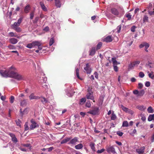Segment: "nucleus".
<instances>
[{
    "mask_svg": "<svg viewBox=\"0 0 154 154\" xmlns=\"http://www.w3.org/2000/svg\"><path fill=\"white\" fill-rule=\"evenodd\" d=\"M15 68L13 66L6 69H0V74L3 77L14 78L18 81L24 80V76L18 73L15 72Z\"/></svg>",
    "mask_w": 154,
    "mask_h": 154,
    "instance_id": "f257e3e1",
    "label": "nucleus"
},
{
    "mask_svg": "<svg viewBox=\"0 0 154 154\" xmlns=\"http://www.w3.org/2000/svg\"><path fill=\"white\" fill-rule=\"evenodd\" d=\"M110 12L113 15L119 17H121L125 13L124 9L121 7H119L118 9L115 8H112Z\"/></svg>",
    "mask_w": 154,
    "mask_h": 154,
    "instance_id": "f03ea898",
    "label": "nucleus"
},
{
    "mask_svg": "<svg viewBox=\"0 0 154 154\" xmlns=\"http://www.w3.org/2000/svg\"><path fill=\"white\" fill-rule=\"evenodd\" d=\"M42 43L39 41H35L32 42L26 45V47L29 48L31 49L32 48H35L38 47V50L39 51L41 50L42 47L41 46Z\"/></svg>",
    "mask_w": 154,
    "mask_h": 154,
    "instance_id": "7ed1b4c3",
    "label": "nucleus"
},
{
    "mask_svg": "<svg viewBox=\"0 0 154 154\" xmlns=\"http://www.w3.org/2000/svg\"><path fill=\"white\" fill-rule=\"evenodd\" d=\"M40 79H40V81L39 82L41 83V84H42V87L45 89V95L46 97H47L48 96V90H49L48 88V86L46 84L43 85V83H46V82L47 81V78L46 77H42V78L40 77Z\"/></svg>",
    "mask_w": 154,
    "mask_h": 154,
    "instance_id": "20e7f679",
    "label": "nucleus"
},
{
    "mask_svg": "<svg viewBox=\"0 0 154 154\" xmlns=\"http://www.w3.org/2000/svg\"><path fill=\"white\" fill-rule=\"evenodd\" d=\"M30 122L31 124L30 125V130H33L36 128L39 127V125L34 119H32L30 120Z\"/></svg>",
    "mask_w": 154,
    "mask_h": 154,
    "instance_id": "39448f33",
    "label": "nucleus"
},
{
    "mask_svg": "<svg viewBox=\"0 0 154 154\" xmlns=\"http://www.w3.org/2000/svg\"><path fill=\"white\" fill-rule=\"evenodd\" d=\"M88 93L86 95V97L88 99H91L94 100V97L93 95V92L91 91V89L89 88L88 89Z\"/></svg>",
    "mask_w": 154,
    "mask_h": 154,
    "instance_id": "423d86ee",
    "label": "nucleus"
},
{
    "mask_svg": "<svg viewBox=\"0 0 154 154\" xmlns=\"http://www.w3.org/2000/svg\"><path fill=\"white\" fill-rule=\"evenodd\" d=\"M92 69L91 68L90 65L87 63L86 66L84 68V72L88 74H90L91 72Z\"/></svg>",
    "mask_w": 154,
    "mask_h": 154,
    "instance_id": "0eeeda50",
    "label": "nucleus"
},
{
    "mask_svg": "<svg viewBox=\"0 0 154 154\" xmlns=\"http://www.w3.org/2000/svg\"><path fill=\"white\" fill-rule=\"evenodd\" d=\"M66 94L69 97H72L74 93L73 89L71 88L67 89L65 90Z\"/></svg>",
    "mask_w": 154,
    "mask_h": 154,
    "instance_id": "6e6552de",
    "label": "nucleus"
},
{
    "mask_svg": "<svg viewBox=\"0 0 154 154\" xmlns=\"http://www.w3.org/2000/svg\"><path fill=\"white\" fill-rule=\"evenodd\" d=\"M99 109L98 107H95L94 109L89 111L88 113L92 115L95 116L98 114Z\"/></svg>",
    "mask_w": 154,
    "mask_h": 154,
    "instance_id": "1a4fd4ad",
    "label": "nucleus"
},
{
    "mask_svg": "<svg viewBox=\"0 0 154 154\" xmlns=\"http://www.w3.org/2000/svg\"><path fill=\"white\" fill-rule=\"evenodd\" d=\"M78 141V138L77 137H75L73 138L70 140V142L68 143L69 144H71L73 145H75L76 144V142Z\"/></svg>",
    "mask_w": 154,
    "mask_h": 154,
    "instance_id": "9d476101",
    "label": "nucleus"
},
{
    "mask_svg": "<svg viewBox=\"0 0 154 154\" xmlns=\"http://www.w3.org/2000/svg\"><path fill=\"white\" fill-rule=\"evenodd\" d=\"M29 98L30 100L32 99L38 100L40 99V97L35 95L34 93H31L29 96Z\"/></svg>",
    "mask_w": 154,
    "mask_h": 154,
    "instance_id": "9b49d317",
    "label": "nucleus"
},
{
    "mask_svg": "<svg viewBox=\"0 0 154 154\" xmlns=\"http://www.w3.org/2000/svg\"><path fill=\"white\" fill-rule=\"evenodd\" d=\"M8 134L11 137L12 141L14 143H16L18 142L14 134L12 133H9Z\"/></svg>",
    "mask_w": 154,
    "mask_h": 154,
    "instance_id": "f8f14e48",
    "label": "nucleus"
},
{
    "mask_svg": "<svg viewBox=\"0 0 154 154\" xmlns=\"http://www.w3.org/2000/svg\"><path fill=\"white\" fill-rule=\"evenodd\" d=\"M48 97H47V98H46L45 97L42 96L40 97V98H42L41 99V102L43 103L44 104H45L46 103L49 102V100L48 99V98L49 97V96L48 95Z\"/></svg>",
    "mask_w": 154,
    "mask_h": 154,
    "instance_id": "ddd939ff",
    "label": "nucleus"
},
{
    "mask_svg": "<svg viewBox=\"0 0 154 154\" xmlns=\"http://www.w3.org/2000/svg\"><path fill=\"white\" fill-rule=\"evenodd\" d=\"M107 152L109 153L112 152L113 153H115L116 152L115 151V148L112 146L108 147L107 149Z\"/></svg>",
    "mask_w": 154,
    "mask_h": 154,
    "instance_id": "4468645a",
    "label": "nucleus"
},
{
    "mask_svg": "<svg viewBox=\"0 0 154 154\" xmlns=\"http://www.w3.org/2000/svg\"><path fill=\"white\" fill-rule=\"evenodd\" d=\"M145 149V147L142 146L140 148H139L137 149L136 150V151L139 154H142L143 153Z\"/></svg>",
    "mask_w": 154,
    "mask_h": 154,
    "instance_id": "2eb2a0df",
    "label": "nucleus"
},
{
    "mask_svg": "<svg viewBox=\"0 0 154 154\" xmlns=\"http://www.w3.org/2000/svg\"><path fill=\"white\" fill-rule=\"evenodd\" d=\"M96 50L95 47H92L89 51V55L91 56L94 55L95 54Z\"/></svg>",
    "mask_w": 154,
    "mask_h": 154,
    "instance_id": "dca6fc26",
    "label": "nucleus"
},
{
    "mask_svg": "<svg viewBox=\"0 0 154 154\" xmlns=\"http://www.w3.org/2000/svg\"><path fill=\"white\" fill-rule=\"evenodd\" d=\"M31 9L30 5H27L24 8V12L27 14L29 13Z\"/></svg>",
    "mask_w": 154,
    "mask_h": 154,
    "instance_id": "f3484780",
    "label": "nucleus"
},
{
    "mask_svg": "<svg viewBox=\"0 0 154 154\" xmlns=\"http://www.w3.org/2000/svg\"><path fill=\"white\" fill-rule=\"evenodd\" d=\"M40 5L42 9V10L45 11H47V9L46 8L45 5L44 3L42 2H40Z\"/></svg>",
    "mask_w": 154,
    "mask_h": 154,
    "instance_id": "a211bd4d",
    "label": "nucleus"
},
{
    "mask_svg": "<svg viewBox=\"0 0 154 154\" xmlns=\"http://www.w3.org/2000/svg\"><path fill=\"white\" fill-rule=\"evenodd\" d=\"M137 108L141 111H144L146 109V107L143 105H138Z\"/></svg>",
    "mask_w": 154,
    "mask_h": 154,
    "instance_id": "6ab92c4d",
    "label": "nucleus"
},
{
    "mask_svg": "<svg viewBox=\"0 0 154 154\" xmlns=\"http://www.w3.org/2000/svg\"><path fill=\"white\" fill-rule=\"evenodd\" d=\"M71 137H67L62 140L60 142L61 144H64L67 143L71 139Z\"/></svg>",
    "mask_w": 154,
    "mask_h": 154,
    "instance_id": "aec40b11",
    "label": "nucleus"
},
{
    "mask_svg": "<svg viewBox=\"0 0 154 154\" xmlns=\"http://www.w3.org/2000/svg\"><path fill=\"white\" fill-rule=\"evenodd\" d=\"M83 146V145L82 143H79L75 145V148L76 149H82Z\"/></svg>",
    "mask_w": 154,
    "mask_h": 154,
    "instance_id": "412c9836",
    "label": "nucleus"
},
{
    "mask_svg": "<svg viewBox=\"0 0 154 154\" xmlns=\"http://www.w3.org/2000/svg\"><path fill=\"white\" fill-rule=\"evenodd\" d=\"M153 120H154V114L149 115L148 118V120L149 121H151Z\"/></svg>",
    "mask_w": 154,
    "mask_h": 154,
    "instance_id": "4be33fe9",
    "label": "nucleus"
},
{
    "mask_svg": "<svg viewBox=\"0 0 154 154\" xmlns=\"http://www.w3.org/2000/svg\"><path fill=\"white\" fill-rule=\"evenodd\" d=\"M139 116L141 117V119L143 122H145L146 120V118L144 114L143 113H140Z\"/></svg>",
    "mask_w": 154,
    "mask_h": 154,
    "instance_id": "5701e85b",
    "label": "nucleus"
},
{
    "mask_svg": "<svg viewBox=\"0 0 154 154\" xmlns=\"http://www.w3.org/2000/svg\"><path fill=\"white\" fill-rule=\"evenodd\" d=\"M27 100L24 99L20 102V105L22 106H24L27 104Z\"/></svg>",
    "mask_w": 154,
    "mask_h": 154,
    "instance_id": "b1692460",
    "label": "nucleus"
},
{
    "mask_svg": "<svg viewBox=\"0 0 154 154\" xmlns=\"http://www.w3.org/2000/svg\"><path fill=\"white\" fill-rule=\"evenodd\" d=\"M76 75L78 79L81 80H82V79L81 78L79 75V69L78 68H75Z\"/></svg>",
    "mask_w": 154,
    "mask_h": 154,
    "instance_id": "393cba45",
    "label": "nucleus"
},
{
    "mask_svg": "<svg viewBox=\"0 0 154 154\" xmlns=\"http://www.w3.org/2000/svg\"><path fill=\"white\" fill-rule=\"evenodd\" d=\"M9 42L11 44H15L18 41L17 39H9Z\"/></svg>",
    "mask_w": 154,
    "mask_h": 154,
    "instance_id": "a878e982",
    "label": "nucleus"
},
{
    "mask_svg": "<svg viewBox=\"0 0 154 154\" xmlns=\"http://www.w3.org/2000/svg\"><path fill=\"white\" fill-rule=\"evenodd\" d=\"M56 6L58 8L61 6V3L59 0H55Z\"/></svg>",
    "mask_w": 154,
    "mask_h": 154,
    "instance_id": "bb28decb",
    "label": "nucleus"
},
{
    "mask_svg": "<svg viewBox=\"0 0 154 154\" xmlns=\"http://www.w3.org/2000/svg\"><path fill=\"white\" fill-rule=\"evenodd\" d=\"M116 119V116L114 113V112H112L111 116V119L112 120H114Z\"/></svg>",
    "mask_w": 154,
    "mask_h": 154,
    "instance_id": "cd10ccee",
    "label": "nucleus"
},
{
    "mask_svg": "<svg viewBox=\"0 0 154 154\" xmlns=\"http://www.w3.org/2000/svg\"><path fill=\"white\" fill-rule=\"evenodd\" d=\"M24 131H26L29 130H30V128H29L28 125V122H26L25 124L24 125Z\"/></svg>",
    "mask_w": 154,
    "mask_h": 154,
    "instance_id": "c85d7f7f",
    "label": "nucleus"
},
{
    "mask_svg": "<svg viewBox=\"0 0 154 154\" xmlns=\"http://www.w3.org/2000/svg\"><path fill=\"white\" fill-rule=\"evenodd\" d=\"M153 73L152 72H151L148 75L149 77L152 79H154V74H153Z\"/></svg>",
    "mask_w": 154,
    "mask_h": 154,
    "instance_id": "c756f323",
    "label": "nucleus"
},
{
    "mask_svg": "<svg viewBox=\"0 0 154 154\" xmlns=\"http://www.w3.org/2000/svg\"><path fill=\"white\" fill-rule=\"evenodd\" d=\"M112 61L113 62V66L117 65L118 64H120L119 63H118L116 59L113 58H112Z\"/></svg>",
    "mask_w": 154,
    "mask_h": 154,
    "instance_id": "7c9ffc66",
    "label": "nucleus"
},
{
    "mask_svg": "<svg viewBox=\"0 0 154 154\" xmlns=\"http://www.w3.org/2000/svg\"><path fill=\"white\" fill-rule=\"evenodd\" d=\"M102 43L101 42H99L97 45L96 50H97L100 48L102 46Z\"/></svg>",
    "mask_w": 154,
    "mask_h": 154,
    "instance_id": "2f4dec72",
    "label": "nucleus"
},
{
    "mask_svg": "<svg viewBox=\"0 0 154 154\" xmlns=\"http://www.w3.org/2000/svg\"><path fill=\"white\" fill-rule=\"evenodd\" d=\"M121 107L122 108V110L125 111V112L127 113L128 112V110L129 109L128 108L124 106L123 105H122L121 106Z\"/></svg>",
    "mask_w": 154,
    "mask_h": 154,
    "instance_id": "473e14b6",
    "label": "nucleus"
},
{
    "mask_svg": "<svg viewBox=\"0 0 154 154\" xmlns=\"http://www.w3.org/2000/svg\"><path fill=\"white\" fill-rule=\"evenodd\" d=\"M19 26L20 25H18V24L16 22H15L12 25L11 27L13 29L14 28H15L16 27H19Z\"/></svg>",
    "mask_w": 154,
    "mask_h": 154,
    "instance_id": "72a5a7b5",
    "label": "nucleus"
},
{
    "mask_svg": "<svg viewBox=\"0 0 154 154\" xmlns=\"http://www.w3.org/2000/svg\"><path fill=\"white\" fill-rule=\"evenodd\" d=\"M94 146L95 144L93 143H91L90 144V146L91 148L94 151L95 150Z\"/></svg>",
    "mask_w": 154,
    "mask_h": 154,
    "instance_id": "f704fd0d",
    "label": "nucleus"
},
{
    "mask_svg": "<svg viewBox=\"0 0 154 154\" xmlns=\"http://www.w3.org/2000/svg\"><path fill=\"white\" fill-rule=\"evenodd\" d=\"M148 112L149 113H152L153 112V110L151 106H149L147 109Z\"/></svg>",
    "mask_w": 154,
    "mask_h": 154,
    "instance_id": "c9c22d12",
    "label": "nucleus"
},
{
    "mask_svg": "<svg viewBox=\"0 0 154 154\" xmlns=\"http://www.w3.org/2000/svg\"><path fill=\"white\" fill-rule=\"evenodd\" d=\"M128 122L126 121L123 122L122 125V127H128Z\"/></svg>",
    "mask_w": 154,
    "mask_h": 154,
    "instance_id": "e433bc0d",
    "label": "nucleus"
},
{
    "mask_svg": "<svg viewBox=\"0 0 154 154\" xmlns=\"http://www.w3.org/2000/svg\"><path fill=\"white\" fill-rule=\"evenodd\" d=\"M148 44H149L146 43V42H143L140 45L139 47L140 48H142L144 47H145L146 45Z\"/></svg>",
    "mask_w": 154,
    "mask_h": 154,
    "instance_id": "4c0bfd02",
    "label": "nucleus"
},
{
    "mask_svg": "<svg viewBox=\"0 0 154 154\" xmlns=\"http://www.w3.org/2000/svg\"><path fill=\"white\" fill-rule=\"evenodd\" d=\"M143 22H148V17L146 15H144L143 18Z\"/></svg>",
    "mask_w": 154,
    "mask_h": 154,
    "instance_id": "58836bf2",
    "label": "nucleus"
},
{
    "mask_svg": "<svg viewBox=\"0 0 154 154\" xmlns=\"http://www.w3.org/2000/svg\"><path fill=\"white\" fill-rule=\"evenodd\" d=\"M15 122H16V124L17 126L20 127L21 126V121L18 119L17 120H16Z\"/></svg>",
    "mask_w": 154,
    "mask_h": 154,
    "instance_id": "ea45409f",
    "label": "nucleus"
},
{
    "mask_svg": "<svg viewBox=\"0 0 154 154\" xmlns=\"http://www.w3.org/2000/svg\"><path fill=\"white\" fill-rule=\"evenodd\" d=\"M13 29L17 32H20L22 31L21 29L19 27H16Z\"/></svg>",
    "mask_w": 154,
    "mask_h": 154,
    "instance_id": "a19ab883",
    "label": "nucleus"
},
{
    "mask_svg": "<svg viewBox=\"0 0 154 154\" xmlns=\"http://www.w3.org/2000/svg\"><path fill=\"white\" fill-rule=\"evenodd\" d=\"M133 63L134 66H137L140 63V61H136L133 62Z\"/></svg>",
    "mask_w": 154,
    "mask_h": 154,
    "instance_id": "79ce46f5",
    "label": "nucleus"
},
{
    "mask_svg": "<svg viewBox=\"0 0 154 154\" xmlns=\"http://www.w3.org/2000/svg\"><path fill=\"white\" fill-rule=\"evenodd\" d=\"M19 148L23 152H26L29 151L28 148L26 149L22 147H20Z\"/></svg>",
    "mask_w": 154,
    "mask_h": 154,
    "instance_id": "37998d69",
    "label": "nucleus"
},
{
    "mask_svg": "<svg viewBox=\"0 0 154 154\" xmlns=\"http://www.w3.org/2000/svg\"><path fill=\"white\" fill-rule=\"evenodd\" d=\"M86 101V99L85 98H83L80 100V104L84 103Z\"/></svg>",
    "mask_w": 154,
    "mask_h": 154,
    "instance_id": "c03bdc74",
    "label": "nucleus"
},
{
    "mask_svg": "<svg viewBox=\"0 0 154 154\" xmlns=\"http://www.w3.org/2000/svg\"><path fill=\"white\" fill-rule=\"evenodd\" d=\"M23 146L26 147H28L29 148L28 150H30L31 148V146H30V144L29 143H26L25 144H23Z\"/></svg>",
    "mask_w": 154,
    "mask_h": 154,
    "instance_id": "a18cd8bd",
    "label": "nucleus"
},
{
    "mask_svg": "<svg viewBox=\"0 0 154 154\" xmlns=\"http://www.w3.org/2000/svg\"><path fill=\"white\" fill-rule=\"evenodd\" d=\"M113 39H103V41L107 43L110 42L112 41Z\"/></svg>",
    "mask_w": 154,
    "mask_h": 154,
    "instance_id": "49530a36",
    "label": "nucleus"
},
{
    "mask_svg": "<svg viewBox=\"0 0 154 154\" xmlns=\"http://www.w3.org/2000/svg\"><path fill=\"white\" fill-rule=\"evenodd\" d=\"M126 17L128 18V20H130L131 18V15L130 14V13H129L125 14Z\"/></svg>",
    "mask_w": 154,
    "mask_h": 154,
    "instance_id": "de8ad7c7",
    "label": "nucleus"
},
{
    "mask_svg": "<svg viewBox=\"0 0 154 154\" xmlns=\"http://www.w3.org/2000/svg\"><path fill=\"white\" fill-rule=\"evenodd\" d=\"M121 28H122V26L121 25H119L118 26V27L117 28V32L118 33H119L120 32V31H121Z\"/></svg>",
    "mask_w": 154,
    "mask_h": 154,
    "instance_id": "09e8293b",
    "label": "nucleus"
},
{
    "mask_svg": "<svg viewBox=\"0 0 154 154\" xmlns=\"http://www.w3.org/2000/svg\"><path fill=\"white\" fill-rule=\"evenodd\" d=\"M85 105H86V106L88 107V108L90 107L91 106V104L90 101H87Z\"/></svg>",
    "mask_w": 154,
    "mask_h": 154,
    "instance_id": "8fccbe9b",
    "label": "nucleus"
},
{
    "mask_svg": "<svg viewBox=\"0 0 154 154\" xmlns=\"http://www.w3.org/2000/svg\"><path fill=\"white\" fill-rule=\"evenodd\" d=\"M136 28V27L135 26H132L131 28V30L132 32H134L135 31V29Z\"/></svg>",
    "mask_w": 154,
    "mask_h": 154,
    "instance_id": "3c124183",
    "label": "nucleus"
},
{
    "mask_svg": "<svg viewBox=\"0 0 154 154\" xmlns=\"http://www.w3.org/2000/svg\"><path fill=\"white\" fill-rule=\"evenodd\" d=\"M134 67L133 62L130 63L128 65V68L130 69H132L133 67Z\"/></svg>",
    "mask_w": 154,
    "mask_h": 154,
    "instance_id": "603ef678",
    "label": "nucleus"
},
{
    "mask_svg": "<svg viewBox=\"0 0 154 154\" xmlns=\"http://www.w3.org/2000/svg\"><path fill=\"white\" fill-rule=\"evenodd\" d=\"M14 96H11L10 98V102L11 103H13L14 102Z\"/></svg>",
    "mask_w": 154,
    "mask_h": 154,
    "instance_id": "864d4df0",
    "label": "nucleus"
},
{
    "mask_svg": "<svg viewBox=\"0 0 154 154\" xmlns=\"http://www.w3.org/2000/svg\"><path fill=\"white\" fill-rule=\"evenodd\" d=\"M139 76L141 78H143L144 76V74L143 73V72H140L139 73Z\"/></svg>",
    "mask_w": 154,
    "mask_h": 154,
    "instance_id": "5fc2aeb1",
    "label": "nucleus"
},
{
    "mask_svg": "<svg viewBox=\"0 0 154 154\" xmlns=\"http://www.w3.org/2000/svg\"><path fill=\"white\" fill-rule=\"evenodd\" d=\"M54 42V39H50L49 42V45L51 46Z\"/></svg>",
    "mask_w": 154,
    "mask_h": 154,
    "instance_id": "6e6d98bb",
    "label": "nucleus"
},
{
    "mask_svg": "<svg viewBox=\"0 0 154 154\" xmlns=\"http://www.w3.org/2000/svg\"><path fill=\"white\" fill-rule=\"evenodd\" d=\"M139 96H142L144 94V91L143 90L141 91L140 92H139Z\"/></svg>",
    "mask_w": 154,
    "mask_h": 154,
    "instance_id": "4d7b16f0",
    "label": "nucleus"
},
{
    "mask_svg": "<svg viewBox=\"0 0 154 154\" xmlns=\"http://www.w3.org/2000/svg\"><path fill=\"white\" fill-rule=\"evenodd\" d=\"M23 18L22 17H20L17 20V22H16L18 25H20V23H21Z\"/></svg>",
    "mask_w": 154,
    "mask_h": 154,
    "instance_id": "13d9d810",
    "label": "nucleus"
},
{
    "mask_svg": "<svg viewBox=\"0 0 154 154\" xmlns=\"http://www.w3.org/2000/svg\"><path fill=\"white\" fill-rule=\"evenodd\" d=\"M150 83L149 81H146L145 83V86L146 87H149L150 86Z\"/></svg>",
    "mask_w": 154,
    "mask_h": 154,
    "instance_id": "bf43d9fd",
    "label": "nucleus"
},
{
    "mask_svg": "<svg viewBox=\"0 0 154 154\" xmlns=\"http://www.w3.org/2000/svg\"><path fill=\"white\" fill-rule=\"evenodd\" d=\"M8 47L11 49H14L15 48L14 46L11 45H8Z\"/></svg>",
    "mask_w": 154,
    "mask_h": 154,
    "instance_id": "052dcab7",
    "label": "nucleus"
},
{
    "mask_svg": "<svg viewBox=\"0 0 154 154\" xmlns=\"http://www.w3.org/2000/svg\"><path fill=\"white\" fill-rule=\"evenodd\" d=\"M127 113H129V114L132 115L134 113V112L133 111L131 110V109H129Z\"/></svg>",
    "mask_w": 154,
    "mask_h": 154,
    "instance_id": "680f3d73",
    "label": "nucleus"
},
{
    "mask_svg": "<svg viewBox=\"0 0 154 154\" xmlns=\"http://www.w3.org/2000/svg\"><path fill=\"white\" fill-rule=\"evenodd\" d=\"M105 151L104 149H101V150H98L97 151V153H101Z\"/></svg>",
    "mask_w": 154,
    "mask_h": 154,
    "instance_id": "e2e57ef3",
    "label": "nucleus"
},
{
    "mask_svg": "<svg viewBox=\"0 0 154 154\" xmlns=\"http://www.w3.org/2000/svg\"><path fill=\"white\" fill-rule=\"evenodd\" d=\"M117 134L119 136H122L123 134V133L120 131H118L117 132Z\"/></svg>",
    "mask_w": 154,
    "mask_h": 154,
    "instance_id": "0e129e2a",
    "label": "nucleus"
},
{
    "mask_svg": "<svg viewBox=\"0 0 154 154\" xmlns=\"http://www.w3.org/2000/svg\"><path fill=\"white\" fill-rule=\"evenodd\" d=\"M148 13L149 15L150 16L154 14V10L153 11H150V10H149L148 11Z\"/></svg>",
    "mask_w": 154,
    "mask_h": 154,
    "instance_id": "69168bd1",
    "label": "nucleus"
},
{
    "mask_svg": "<svg viewBox=\"0 0 154 154\" xmlns=\"http://www.w3.org/2000/svg\"><path fill=\"white\" fill-rule=\"evenodd\" d=\"M34 16V13L33 12H32L30 14V19H32Z\"/></svg>",
    "mask_w": 154,
    "mask_h": 154,
    "instance_id": "338daca9",
    "label": "nucleus"
},
{
    "mask_svg": "<svg viewBox=\"0 0 154 154\" xmlns=\"http://www.w3.org/2000/svg\"><path fill=\"white\" fill-rule=\"evenodd\" d=\"M95 78L98 79V75L97 72H95L94 73Z\"/></svg>",
    "mask_w": 154,
    "mask_h": 154,
    "instance_id": "774afa93",
    "label": "nucleus"
}]
</instances>
